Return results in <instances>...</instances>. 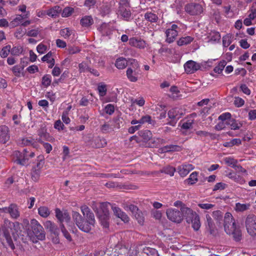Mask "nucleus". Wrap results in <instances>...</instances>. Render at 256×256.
<instances>
[{
    "instance_id": "nucleus-3",
    "label": "nucleus",
    "mask_w": 256,
    "mask_h": 256,
    "mask_svg": "<svg viewBox=\"0 0 256 256\" xmlns=\"http://www.w3.org/2000/svg\"><path fill=\"white\" fill-rule=\"evenodd\" d=\"M20 230V224L16 222H10L8 220H5L2 226V234L5 238L8 245L12 250L14 248V246L12 242L10 233L14 235V233H18Z\"/></svg>"
},
{
    "instance_id": "nucleus-7",
    "label": "nucleus",
    "mask_w": 256,
    "mask_h": 256,
    "mask_svg": "<svg viewBox=\"0 0 256 256\" xmlns=\"http://www.w3.org/2000/svg\"><path fill=\"white\" fill-rule=\"evenodd\" d=\"M245 224L249 234L252 236H256V216L254 214H248L246 216Z\"/></svg>"
},
{
    "instance_id": "nucleus-5",
    "label": "nucleus",
    "mask_w": 256,
    "mask_h": 256,
    "mask_svg": "<svg viewBox=\"0 0 256 256\" xmlns=\"http://www.w3.org/2000/svg\"><path fill=\"white\" fill-rule=\"evenodd\" d=\"M31 233L32 238L29 236L33 242H37L36 240H42L45 238V233L42 226L36 219H32L30 221Z\"/></svg>"
},
{
    "instance_id": "nucleus-49",
    "label": "nucleus",
    "mask_w": 256,
    "mask_h": 256,
    "mask_svg": "<svg viewBox=\"0 0 256 256\" xmlns=\"http://www.w3.org/2000/svg\"><path fill=\"white\" fill-rule=\"evenodd\" d=\"M24 68L23 66H20L18 65H16L12 68V70L15 76L19 77Z\"/></svg>"
},
{
    "instance_id": "nucleus-12",
    "label": "nucleus",
    "mask_w": 256,
    "mask_h": 256,
    "mask_svg": "<svg viewBox=\"0 0 256 256\" xmlns=\"http://www.w3.org/2000/svg\"><path fill=\"white\" fill-rule=\"evenodd\" d=\"M132 61L134 63L136 68L133 70L131 68H128L126 70V76L132 82H136L138 80V76L139 75L140 70H138L139 65L135 60Z\"/></svg>"
},
{
    "instance_id": "nucleus-26",
    "label": "nucleus",
    "mask_w": 256,
    "mask_h": 256,
    "mask_svg": "<svg viewBox=\"0 0 256 256\" xmlns=\"http://www.w3.org/2000/svg\"><path fill=\"white\" fill-rule=\"evenodd\" d=\"M114 64L118 69H124L128 65V61L126 58L120 57L116 58Z\"/></svg>"
},
{
    "instance_id": "nucleus-63",
    "label": "nucleus",
    "mask_w": 256,
    "mask_h": 256,
    "mask_svg": "<svg viewBox=\"0 0 256 256\" xmlns=\"http://www.w3.org/2000/svg\"><path fill=\"white\" fill-rule=\"evenodd\" d=\"M220 38V35L218 32H214L210 34V40L214 42L218 41Z\"/></svg>"
},
{
    "instance_id": "nucleus-14",
    "label": "nucleus",
    "mask_w": 256,
    "mask_h": 256,
    "mask_svg": "<svg viewBox=\"0 0 256 256\" xmlns=\"http://www.w3.org/2000/svg\"><path fill=\"white\" fill-rule=\"evenodd\" d=\"M129 44L138 49H144L147 46L146 42L140 38L132 37L129 39Z\"/></svg>"
},
{
    "instance_id": "nucleus-1",
    "label": "nucleus",
    "mask_w": 256,
    "mask_h": 256,
    "mask_svg": "<svg viewBox=\"0 0 256 256\" xmlns=\"http://www.w3.org/2000/svg\"><path fill=\"white\" fill-rule=\"evenodd\" d=\"M80 210L86 219L84 220L78 212H72L73 222L80 230L86 232H88L94 226L95 224L94 214L86 205L82 206Z\"/></svg>"
},
{
    "instance_id": "nucleus-43",
    "label": "nucleus",
    "mask_w": 256,
    "mask_h": 256,
    "mask_svg": "<svg viewBox=\"0 0 256 256\" xmlns=\"http://www.w3.org/2000/svg\"><path fill=\"white\" fill-rule=\"evenodd\" d=\"M22 225L24 227V228L26 231L28 235V236H31L32 238V236L31 230L29 228V221L26 218H24L22 222Z\"/></svg>"
},
{
    "instance_id": "nucleus-19",
    "label": "nucleus",
    "mask_w": 256,
    "mask_h": 256,
    "mask_svg": "<svg viewBox=\"0 0 256 256\" xmlns=\"http://www.w3.org/2000/svg\"><path fill=\"white\" fill-rule=\"evenodd\" d=\"M139 135L140 137H142L143 139V140L147 142L148 141H150L149 143V146H154V144H150V142H154V140L152 138V134L150 132V131L148 130H141L139 132Z\"/></svg>"
},
{
    "instance_id": "nucleus-20",
    "label": "nucleus",
    "mask_w": 256,
    "mask_h": 256,
    "mask_svg": "<svg viewBox=\"0 0 256 256\" xmlns=\"http://www.w3.org/2000/svg\"><path fill=\"white\" fill-rule=\"evenodd\" d=\"M38 134L41 138H43L46 141L50 142H54V138L46 132V129L45 127L40 128Z\"/></svg>"
},
{
    "instance_id": "nucleus-61",
    "label": "nucleus",
    "mask_w": 256,
    "mask_h": 256,
    "mask_svg": "<svg viewBox=\"0 0 256 256\" xmlns=\"http://www.w3.org/2000/svg\"><path fill=\"white\" fill-rule=\"evenodd\" d=\"M206 217L207 221L208 226V228L210 230V233L212 234V228H213L214 227L213 220L210 216L208 214H206Z\"/></svg>"
},
{
    "instance_id": "nucleus-39",
    "label": "nucleus",
    "mask_w": 256,
    "mask_h": 256,
    "mask_svg": "<svg viewBox=\"0 0 256 256\" xmlns=\"http://www.w3.org/2000/svg\"><path fill=\"white\" fill-rule=\"evenodd\" d=\"M231 128L234 130H238L242 126V124L235 120H230L228 122Z\"/></svg>"
},
{
    "instance_id": "nucleus-33",
    "label": "nucleus",
    "mask_w": 256,
    "mask_h": 256,
    "mask_svg": "<svg viewBox=\"0 0 256 256\" xmlns=\"http://www.w3.org/2000/svg\"><path fill=\"white\" fill-rule=\"evenodd\" d=\"M50 213V209L46 206H42L38 208V214L42 218H46L48 217Z\"/></svg>"
},
{
    "instance_id": "nucleus-44",
    "label": "nucleus",
    "mask_w": 256,
    "mask_h": 256,
    "mask_svg": "<svg viewBox=\"0 0 256 256\" xmlns=\"http://www.w3.org/2000/svg\"><path fill=\"white\" fill-rule=\"evenodd\" d=\"M66 50L70 54H76L80 51V48L76 46H68Z\"/></svg>"
},
{
    "instance_id": "nucleus-16",
    "label": "nucleus",
    "mask_w": 256,
    "mask_h": 256,
    "mask_svg": "<svg viewBox=\"0 0 256 256\" xmlns=\"http://www.w3.org/2000/svg\"><path fill=\"white\" fill-rule=\"evenodd\" d=\"M194 168V166L192 164H184L179 166L177 168V170L178 173L182 177H184Z\"/></svg>"
},
{
    "instance_id": "nucleus-62",
    "label": "nucleus",
    "mask_w": 256,
    "mask_h": 256,
    "mask_svg": "<svg viewBox=\"0 0 256 256\" xmlns=\"http://www.w3.org/2000/svg\"><path fill=\"white\" fill-rule=\"evenodd\" d=\"M36 50L39 54H43L46 51L47 46L42 44H40L37 46Z\"/></svg>"
},
{
    "instance_id": "nucleus-21",
    "label": "nucleus",
    "mask_w": 256,
    "mask_h": 256,
    "mask_svg": "<svg viewBox=\"0 0 256 256\" xmlns=\"http://www.w3.org/2000/svg\"><path fill=\"white\" fill-rule=\"evenodd\" d=\"M113 212L114 214L124 222H128L129 221L128 216L124 212H122L118 208H114Z\"/></svg>"
},
{
    "instance_id": "nucleus-8",
    "label": "nucleus",
    "mask_w": 256,
    "mask_h": 256,
    "mask_svg": "<svg viewBox=\"0 0 256 256\" xmlns=\"http://www.w3.org/2000/svg\"><path fill=\"white\" fill-rule=\"evenodd\" d=\"M44 164V158L42 156L38 157L36 165L32 168V178L34 181H37L42 173V170Z\"/></svg>"
},
{
    "instance_id": "nucleus-40",
    "label": "nucleus",
    "mask_w": 256,
    "mask_h": 256,
    "mask_svg": "<svg viewBox=\"0 0 256 256\" xmlns=\"http://www.w3.org/2000/svg\"><path fill=\"white\" fill-rule=\"evenodd\" d=\"M226 64L225 60L220 61L218 64L214 68V72L218 74H220Z\"/></svg>"
},
{
    "instance_id": "nucleus-56",
    "label": "nucleus",
    "mask_w": 256,
    "mask_h": 256,
    "mask_svg": "<svg viewBox=\"0 0 256 256\" xmlns=\"http://www.w3.org/2000/svg\"><path fill=\"white\" fill-rule=\"evenodd\" d=\"M54 54L52 52H49L46 54L44 55L42 58V60L43 62H47L50 61V60L54 59Z\"/></svg>"
},
{
    "instance_id": "nucleus-45",
    "label": "nucleus",
    "mask_w": 256,
    "mask_h": 256,
    "mask_svg": "<svg viewBox=\"0 0 256 256\" xmlns=\"http://www.w3.org/2000/svg\"><path fill=\"white\" fill-rule=\"evenodd\" d=\"M118 10L130 8V4L128 0H120L119 2Z\"/></svg>"
},
{
    "instance_id": "nucleus-42",
    "label": "nucleus",
    "mask_w": 256,
    "mask_h": 256,
    "mask_svg": "<svg viewBox=\"0 0 256 256\" xmlns=\"http://www.w3.org/2000/svg\"><path fill=\"white\" fill-rule=\"evenodd\" d=\"M11 46L8 45L4 47L0 52V56L2 58H5L8 56L10 52Z\"/></svg>"
},
{
    "instance_id": "nucleus-36",
    "label": "nucleus",
    "mask_w": 256,
    "mask_h": 256,
    "mask_svg": "<svg viewBox=\"0 0 256 256\" xmlns=\"http://www.w3.org/2000/svg\"><path fill=\"white\" fill-rule=\"evenodd\" d=\"M198 172H194L190 174L189 178L188 179H186V180L187 181L188 184H196L198 180Z\"/></svg>"
},
{
    "instance_id": "nucleus-35",
    "label": "nucleus",
    "mask_w": 256,
    "mask_h": 256,
    "mask_svg": "<svg viewBox=\"0 0 256 256\" xmlns=\"http://www.w3.org/2000/svg\"><path fill=\"white\" fill-rule=\"evenodd\" d=\"M168 116L171 119L179 118L180 117L178 108H174L170 110L168 112Z\"/></svg>"
},
{
    "instance_id": "nucleus-55",
    "label": "nucleus",
    "mask_w": 256,
    "mask_h": 256,
    "mask_svg": "<svg viewBox=\"0 0 256 256\" xmlns=\"http://www.w3.org/2000/svg\"><path fill=\"white\" fill-rule=\"evenodd\" d=\"M198 206L202 209L208 210L212 208L215 205L208 203H200L198 204Z\"/></svg>"
},
{
    "instance_id": "nucleus-57",
    "label": "nucleus",
    "mask_w": 256,
    "mask_h": 256,
    "mask_svg": "<svg viewBox=\"0 0 256 256\" xmlns=\"http://www.w3.org/2000/svg\"><path fill=\"white\" fill-rule=\"evenodd\" d=\"M244 104V100L240 98V97H236L234 98V104L238 108H240Z\"/></svg>"
},
{
    "instance_id": "nucleus-64",
    "label": "nucleus",
    "mask_w": 256,
    "mask_h": 256,
    "mask_svg": "<svg viewBox=\"0 0 256 256\" xmlns=\"http://www.w3.org/2000/svg\"><path fill=\"white\" fill-rule=\"evenodd\" d=\"M231 118V114L229 112H225L223 113L222 114H220L218 116V120L222 121V122H224V120H229Z\"/></svg>"
},
{
    "instance_id": "nucleus-15",
    "label": "nucleus",
    "mask_w": 256,
    "mask_h": 256,
    "mask_svg": "<svg viewBox=\"0 0 256 256\" xmlns=\"http://www.w3.org/2000/svg\"><path fill=\"white\" fill-rule=\"evenodd\" d=\"M10 138V134L8 128L6 126H0V142L6 144Z\"/></svg>"
},
{
    "instance_id": "nucleus-25",
    "label": "nucleus",
    "mask_w": 256,
    "mask_h": 256,
    "mask_svg": "<svg viewBox=\"0 0 256 256\" xmlns=\"http://www.w3.org/2000/svg\"><path fill=\"white\" fill-rule=\"evenodd\" d=\"M94 23L92 18L90 16H85L82 18L80 24L82 27L88 28Z\"/></svg>"
},
{
    "instance_id": "nucleus-41",
    "label": "nucleus",
    "mask_w": 256,
    "mask_h": 256,
    "mask_svg": "<svg viewBox=\"0 0 256 256\" xmlns=\"http://www.w3.org/2000/svg\"><path fill=\"white\" fill-rule=\"evenodd\" d=\"M22 52L23 48L20 46H14L10 50V54L14 56H19Z\"/></svg>"
},
{
    "instance_id": "nucleus-50",
    "label": "nucleus",
    "mask_w": 256,
    "mask_h": 256,
    "mask_svg": "<svg viewBox=\"0 0 256 256\" xmlns=\"http://www.w3.org/2000/svg\"><path fill=\"white\" fill-rule=\"evenodd\" d=\"M51 76L48 74L44 76L42 78V84L44 86L48 87L51 83Z\"/></svg>"
},
{
    "instance_id": "nucleus-32",
    "label": "nucleus",
    "mask_w": 256,
    "mask_h": 256,
    "mask_svg": "<svg viewBox=\"0 0 256 256\" xmlns=\"http://www.w3.org/2000/svg\"><path fill=\"white\" fill-rule=\"evenodd\" d=\"M8 213L13 218H17L20 215L17 206L13 204L10 206Z\"/></svg>"
},
{
    "instance_id": "nucleus-27",
    "label": "nucleus",
    "mask_w": 256,
    "mask_h": 256,
    "mask_svg": "<svg viewBox=\"0 0 256 256\" xmlns=\"http://www.w3.org/2000/svg\"><path fill=\"white\" fill-rule=\"evenodd\" d=\"M194 40L191 36H184L180 38L178 41L177 44L179 46H182L190 44Z\"/></svg>"
},
{
    "instance_id": "nucleus-60",
    "label": "nucleus",
    "mask_w": 256,
    "mask_h": 256,
    "mask_svg": "<svg viewBox=\"0 0 256 256\" xmlns=\"http://www.w3.org/2000/svg\"><path fill=\"white\" fill-rule=\"evenodd\" d=\"M196 135L198 136V138H206L210 135V134L204 130H198L196 132Z\"/></svg>"
},
{
    "instance_id": "nucleus-13",
    "label": "nucleus",
    "mask_w": 256,
    "mask_h": 256,
    "mask_svg": "<svg viewBox=\"0 0 256 256\" xmlns=\"http://www.w3.org/2000/svg\"><path fill=\"white\" fill-rule=\"evenodd\" d=\"M186 12L190 15H198L203 12L202 6L198 4H188L185 6Z\"/></svg>"
},
{
    "instance_id": "nucleus-48",
    "label": "nucleus",
    "mask_w": 256,
    "mask_h": 256,
    "mask_svg": "<svg viewBox=\"0 0 256 256\" xmlns=\"http://www.w3.org/2000/svg\"><path fill=\"white\" fill-rule=\"evenodd\" d=\"M212 216L216 220L219 222L222 220L223 217L222 212L219 210L214 211L212 213Z\"/></svg>"
},
{
    "instance_id": "nucleus-2",
    "label": "nucleus",
    "mask_w": 256,
    "mask_h": 256,
    "mask_svg": "<svg viewBox=\"0 0 256 256\" xmlns=\"http://www.w3.org/2000/svg\"><path fill=\"white\" fill-rule=\"evenodd\" d=\"M224 229L228 235H232L234 240L239 242L242 240V234L238 225L236 223V220L231 213L227 212L224 216Z\"/></svg>"
},
{
    "instance_id": "nucleus-22",
    "label": "nucleus",
    "mask_w": 256,
    "mask_h": 256,
    "mask_svg": "<svg viewBox=\"0 0 256 256\" xmlns=\"http://www.w3.org/2000/svg\"><path fill=\"white\" fill-rule=\"evenodd\" d=\"M182 148L180 146L178 145L170 144L166 146L159 150L161 152H179L181 150Z\"/></svg>"
},
{
    "instance_id": "nucleus-28",
    "label": "nucleus",
    "mask_w": 256,
    "mask_h": 256,
    "mask_svg": "<svg viewBox=\"0 0 256 256\" xmlns=\"http://www.w3.org/2000/svg\"><path fill=\"white\" fill-rule=\"evenodd\" d=\"M250 204L249 203L242 204L237 202L236 204L234 210L236 212H244L250 209Z\"/></svg>"
},
{
    "instance_id": "nucleus-54",
    "label": "nucleus",
    "mask_w": 256,
    "mask_h": 256,
    "mask_svg": "<svg viewBox=\"0 0 256 256\" xmlns=\"http://www.w3.org/2000/svg\"><path fill=\"white\" fill-rule=\"evenodd\" d=\"M241 144V140L240 138H234L230 142H226L224 146H232L234 145H239Z\"/></svg>"
},
{
    "instance_id": "nucleus-24",
    "label": "nucleus",
    "mask_w": 256,
    "mask_h": 256,
    "mask_svg": "<svg viewBox=\"0 0 256 256\" xmlns=\"http://www.w3.org/2000/svg\"><path fill=\"white\" fill-rule=\"evenodd\" d=\"M144 19L151 22H156L158 20V17L156 14L152 12H147L144 14Z\"/></svg>"
},
{
    "instance_id": "nucleus-23",
    "label": "nucleus",
    "mask_w": 256,
    "mask_h": 256,
    "mask_svg": "<svg viewBox=\"0 0 256 256\" xmlns=\"http://www.w3.org/2000/svg\"><path fill=\"white\" fill-rule=\"evenodd\" d=\"M60 34L62 37L66 39L69 38L71 36L74 38L75 36L74 30L68 28L61 30Z\"/></svg>"
},
{
    "instance_id": "nucleus-37",
    "label": "nucleus",
    "mask_w": 256,
    "mask_h": 256,
    "mask_svg": "<svg viewBox=\"0 0 256 256\" xmlns=\"http://www.w3.org/2000/svg\"><path fill=\"white\" fill-rule=\"evenodd\" d=\"M74 12L73 8L66 6L64 8L62 12V16L68 18Z\"/></svg>"
},
{
    "instance_id": "nucleus-6",
    "label": "nucleus",
    "mask_w": 256,
    "mask_h": 256,
    "mask_svg": "<svg viewBox=\"0 0 256 256\" xmlns=\"http://www.w3.org/2000/svg\"><path fill=\"white\" fill-rule=\"evenodd\" d=\"M180 31V26L177 24H172L165 31V34L166 36V42L168 44L173 42L176 40L178 32Z\"/></svg>"
},
{
    "instance_id": "nucleus-34",
    "label": "nucleus",
    "mask_w": 256,
    "mask_h": 256,
    "mask_svg": "<svg viewBox=\"0 0 256 256\" xmlns=\"http://www.w3.org/2000/svg\"><path fill=\"white\" fill-rule=\"evenodd\" d=\"M61 12L59 6H55L47 11V14L51 17H56Z\"/></svg>"
},
{
    "instance_id": "nucleus-38",
    "label": "nucleus",
    "mask_w": 256,
    "mask_h": 256,
    "mask_svg": "<svg viewBox=\"0 0 256 256\" xmlns=\"http://www.w3.org/2000/svg\"><path fill=\"white\" fill-rule=\"evenodd\" d=\"M118 14L122 16L124 19L128 20L131 16V12L129 8L124 9V10H118Z\"/></svg>"
},
{
    "instance_id": "nucleus-52",
    "label": "nucleus",
    "mask_w": 256,
    "mask_h": 256,
    "mask_svg": "<svg viewBox=\"0 0 256 256\" xmlns=\"http://www.w3.org/2000/svg\"><path fill=\"white\" fill-rule=\"evenodd\" d=\"M98 90L100 96H104L106 94V86L104 84H100L98 86Z\"/></svg>"
},
{
    "instance_id": "nucleus-46",
    "label": "nucleus",
    "mask_w": 256,
    "mask_h": 256,
    "mask_svg": "<svg viewBox=\"0 0 256 256\" xmlns=\"http://www.w3.org/2000/svg\"><path fill=\"white\" fill-rule=\"evenodd\" d=\"M136 219L138 220V222L141 225L144 224V215L142 212L140 210L133 215Z\"/></svg>"
},
{
    "instance_id": "nucleus-29",
    "label": "nucleus",
    "mask_w": 256,
    "mask_h": 256,
    "mask_svg": "<svg viewBox=\"0 0 256 256\" xmlns=\"http://www.w3.org/2000/svg\"><path fill=\"white\" fill-rule=\"evenodd\" d=\"M26 16L17 15L10 23V26L12 28H15L20 24H22V20L26 18Z\"/></svg>"
},
{
    "instance_id": "nucleus-9",
    "label": "nucleus",
    "mask_w": 256,
    "mask_h": 256,
    "mask_svg": "<svg viewBox=\"0 0 256 256\" xmlns=\"http://www.w3.org/2000/svg\"><path fill=\"white\" fill-rule=\"evenodd\" d=\"M28 152L24 150L22 152L14 151L13 153V160L18 164L24 166L28 164Z\"/></svg>"
},
{
    "instance_id": "nucleus-10",
    "label": "nucleus",
    "mask_w": 256,
    "mask_h": 256,
    "mask_svg": "<svg viewBox=\"0 0 256 256\" xmlns=\"http://www.w3.org/2000/svg\"><path fill=\"white\" fill-rule=\"evenodd\" d=\"M202 64L192 60L187 61L184 65L185 72L187 74H192L202 68Z\"/></svg>"
},
{
    "instance_id": "nucleus-4",
    "label": "nucleus",
    "mask_w": 256,
    "mask_h": 256,
    "mask_svg": "<svg viewBox=\"0 0 256 256\" xmlns=\"http://www.w3.org/2000/svg\"><path fill=\"white\" fill-rule=\"evenodd\" d=\"M111 206L109 202L100 204L96 210L97 216L100 221L102 225L105 228L109 226V212L108 208Z\"/></svg>"
},
{
    "instance_id": "nucleus-18",
    "label": "nucleus",
    "mask_w": 256,
    "mask_h": 256,
    "mask_svg": "<svg viewBox=\"0 0 256 256\" xmlns=\"http://www.w3.org/2000/svg\"><path fill=\"white\" fill-rule=\"evenodd\" d=\"M194 123V120L192 118H188L183 122L181 126V132L182 134L184 135H188L190 132L189 130L192 128Z\"/></svg>"
},
{
    "instance_id": "nucleus-53",
    "label": "nucleus",
    "mask_w": 256,
    "mask_h": 256,
    "mask_svg": "<svg viewBox=\"0 0 256 256\" xmlns=\"http://www.w3.org/2000/svg\"><path fill=\"white\" fill-rule=\"evenodd\" d=\"M139 122L140 125L146 122L152 124V120L151 119L150 116L148 115H146L142 117V118L140 120Z\"/></svg>"
},
{
    "instance_id": "nucleus-51",
    "label": "nucleus",
    "mask_w": 256,
    "mask_h": 256,
    "mask_svg": "<svg viewBox=\"0 0 256 256\" xmlns=\"http://www.w3.org/2000/svg\"><path fill=\"white\" fill-rule=\"evenodd\" d=\"M40 30L38 28H36L28 30L26 34L28 36L36 37L40 34Z\"/></svg>"
},
{
    "instance_id": "nucleus-11",
    "label": "nucleus",
    "mask_w": 256,
    "mask_h": 256,
    "mask_svg": "<svg viewBox=\"0 0 256 256\" xmlns=\"http://www.w3.org/2000/svg\"><path fill=\"white\" fill-rule=\"evenodd\" d=\"M166 214L168 218L172 222L180 223L182 220L181 210L179 211L175 208H170L167 210Z\"/></svg>"
},
{
    "instance_id": "nucleus-59",
    "label": "nucleus",
    "mask_w": 256,
    "mask_h": 256,
    "mask_svg": "<svg viewBox=\"0 0 256 256\" xmlns=\"http://www.w3.org/2000/svg\"><path fill=\"white\" fill-rule=\"evenodd\" d=\"M38 141L43 144V146L45 149L46 152L47 154H49L52 148V145L48 142H42L40 139Z\"/></svg>"
},
{
    "instance_id": "nucleus-30",
    "label": "nucleus",
    "mask_w": 256,
    "mask_h": 256,
    "mask_svg": "<svg viewBox=\"0 0 256 256\" xmlns=\"http://www.w3.org/2000/svg\"><path fill=\"white\" fill-rule=\"evenodd\" d=\"M191 222L192 227L195 230H198L200 227V216L198 214H196L190 220V222Z\"/></svg>"
},
{
    "instance_id": "nucleus-58",
    "label": "nucleus",
    "mask_w": 256,
    "mask_h": 256,
    "mask_svg": "<svg viewBox=\"0 0 256 256\" xmlns=\"http://www.w3.org/2000/svg\"><path fill=\"white\" fill-rule=\"evenodd\" d=\"M232 43L230 37L229 36H225L222 38V44L224 47H228Z\"/></svg>"
},
{
    "instance_id": "nucleus-31",
    "label": "nucleus",
    "mask_w": 256,
    "mask_h": 256,
    "mask_svg": "<svg viewBox=\"0 0 256 256\" xmlns=\"http://www.w3.org/2000/svg\"><path fill=\"white\" fill-rule=\"evenodd\" d=\"M225 163L228 166H230L233 168L237 167L238 168L242 169V167L240 166L237 165V160L231 157L225 158L224 160Z\"/></svg>"
},
{
    "instance_id": "nucleus-17",
    "label": "nucleus",
    "mask_w": 256,
    "mask_h": 256,
    "mask_svg": "<svg viewBox=\"0 0 256 256\" xmlns=\"http://www.w3.org/2000/svg\"><path fill=\"white\" fill-rule=\"evenodd\" d=\"M180 210L182 215V218H184L188 222H190V220H192V218L196 214L192 209L186 206L182 207Z\"/></svg>"
},
{
    "instance_id": "nucleus-47",
    "label": "nucleus",
    "mask_w": 256,
    "mask_h": 256,
    "mask_svg": "<svg viewBox=\"0 0 256 256\" xmlns=\"http://www.w3.org/2000/svg\"><path fill=\"white\" fill-rule=\"evenodd\" d=\"M175 172L176 168L170 166L164 167L162 170V172L169 174L170 176H173Z\"/></svg>"
}]
</instances>
